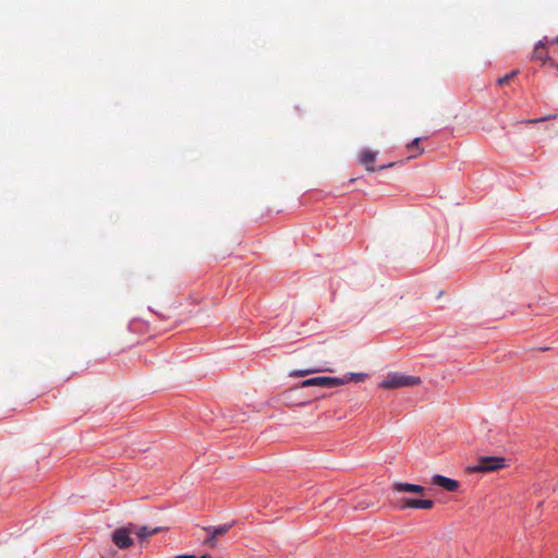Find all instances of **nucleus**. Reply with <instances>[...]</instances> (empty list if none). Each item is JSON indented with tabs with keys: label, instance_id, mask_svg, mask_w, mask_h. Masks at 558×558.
<instances>
[{
	"label": "nucleus",
	"instance_id": "nucleus-1",
	"mask_svg": "<svg viewBox=\"0 0 558 558\" xmlns=\"http://www.w3.org/2000/svg\"><path fill=\"white\" fill-rule=\"evenodd\" d=\"M421 384V378L401 373H389L379 384L380 388L392 390L403 387H412Z\"/></svg>",
	"mask_w": 558,
	"mask_h": 558
},
{
	"label": "nucleus",
	"instance_id": "nucleus-2",
	"mask_svg": "<svg viewBox=\"0 0 558 558\" xmlns=\"http://www.w3.org/2000/svg\"><path fill=\"white\" fill-rule=\"evenodd\" d=\"M505 458L501 457H481L477 463L470 468L471 472L483 473V472H495L505 468Z\"/></svg>",
	"mask_w": 558,
	"mask_h": 558
},
{
	"label": "nucleus",
	"instance_id": "nucleus-3",
	"mask_svg": "<svg viewBox=\"0 0 558 558\" xmlns=\"http://www.w3.org/2000/svg\"><path fill=\"white\" fill-rule=\"evenodd\" d=\"M133 531V524L117 529L112 534V542L120 549L130 548L133 545V539L131 538Z\"/></svg>",
	"mask_w": 558,
	"mask_h": 558
},
{
	"label": "nucleus",
	"instance_id": "nucleus-4",
	"mask_svg": "<svg viewBox=\"0 0 558 558\" xmlns=\"http://www.w3.org/2000/svg\"><path fill=\"white\" fill-rule=\"evenodd\" d=\"M343 385V380H340L339 377H329V376H318L305 379L301 383L302 388L306 387H324V388H332L337 386Z\"/></svg>",
	"mask_w": 558,
	"mask_h": 558
},
{
	"label": "nucleus",
	"instance_id": "nucleus-5",
	"mask_svg": "<svg viewBox=\"0 0 558 558\" xmlns=\"http://www.w3.org/2000/svg\"><path fill=\"white\" fill-rule=\"evenodd\" d=\"M232 524H222L218 526H205L204 531L208 534V537L204 541V544L210 548H215L218 545V538L227 534Z\"/></svg>",
	"mask_w": 558,
	"mask_h": 558
},
{
	"label": "nucleus",
	"instance_id": "nucleus-6",
	"mask_svg": "<svg viewBox=\"0 0 558 558\" xmlns=\"http://www.w3.org/2000/svg\"><path fill=\"white\" fill-rule=\"evenodd\" d=\"M434 505V501L430 499L403 498L400 508L432 509Z\"/></svg>",
	"mask_w": 558,
	"mask_h": 558
},
{
	"label": "nucleus",
	"instance_id": "nucleus-7",
	"mask_svg": "<svg viewBox=\"0 0 558 558\" xmlns=\"http://www.w3.org/2000/svg\"><path fill=\"white\" fill-rule=\"evenodd\" d=\"M432 484L437 485L448 492H456L459 488V483L456 480L436 474L432 477Z\"/></svg>",
	"mask_w": 558,
	"mask_h": 558
},
{
	"label": "nucleus",
	"instance_id": "nucleus-8",
	"mask_svg": "<svg viewBox=\"0 0 558 558\" xmlns=\"http://www.w3.org/2000/svg\"><path fill=\"white\" fill-rule=\"evenodd\" d=\"M392 490L397 493H413L423 495L425 493V488L421 485L396 482L392 485Z\"/></svg>",
	"mask_w": 558,
	"mask_h": 558
},
{
	"label": "nucleus",
	"instance_id": "nucleus-9",
	"mask_svg": "<svg viewBox=\"0 0 558 558\" xmlns=\"http://www.w3.org/2000/svg\"><path fill=\"white\" fill-rule=\"evenodd\" d=\"M377 153L373 150L365 149L360 155V162L365 167L368 172H374L376 169L374 168V162L376 160Z\"/></svg>",
	"mask_w": 558,
	"mask_h": 558
},
{
	"label": "nucleus",
	"instance_id": "nucleus-10",
	"mask_svg": "<svg viewBox=\"0 0 558 558\" xmlns=\"http://www.w3.org/2000/svg\"><path fill=\"white\" fill-rule=\"evenodd\" d=\"M547 38H544L539 40L534 48V51L532 52V59L533 60H539L543 63H545L549 58L546 52H544L545 47L547 46Z\"/></svg>",
	"mask_w": 558,
	"mask_h": 558
},
{
	"label": "nucleus",
	"instance_id": "nucleus-11",
	"mask_svg": "<svg viewBox=\"0 0 558 558\" xmlns=\"http://www.w3.org/2000/svg\"><path fill=\"white\" fill-rule=\"evenodd\" d=\"M133 527H134L133 534H135L140 538V541H145L149 536L161 531V527L149 529L148 526L137 527L136 525H133Z\"/></svg>",
	"mask_w": 558,
	"mask_h": 558
},
{
	"label": "nucleus",
	"instance_id": "nucleus-12",
	"mask_svg": "<svg viewBox=\"0 0 558 558\" xmlns=\"http://www.w3.org/2000/svg\"><path fill=\"white\" fill-rule=\"evenodd\" d=\"M340 380H343V385L349 381L363 383L368 378V374L366 373H349L343 377H339Z\"/></svg>",
	"mask_w": 558,
	"mask_h": 558
},
{
	"label": "nucleus",
	"instance_id": "nucleus-13",
	"mask_svg": "<svg viewBox=\"0 0 558 558\" xmlns=\"http://www.w3.org/2000/svg\"><path fill=\"white\" fill-rule=\"evenodd\" d=\"M322 369H316V368H306V369H298V371H293L290 376H293V377H305L307 375H311V374H314L316 372H320Z\"/></svg>",
	"mask_w": 558,
	"mask_h": 558
},
{
	"label": "nucleus",
	"instance_id": "nucleus-14",
	"mask_svg": "<svg viewBox=\"0 0 558 558\" xmlns=\"http://www.w3.org/2000/svg\"><path fill=\"white\" fill-rule=\"evenodd\" d=\"M518 74V71H512L511 73L509 74H506L505 76L502 77H499L498 81H497V84L499 86H504L506 85L511 78H513L515 75Z\"/></svg>",
	"mask_w": 558,
	"mask_h": 558
},
{
	"label": "nucleus",
	"instance_id": "nucleus-15",
	"mask_svg": "<svg viewBox=\"0 0 558 558\" xmlns=\"http://www.w3.org/2000/svg\"><path fill=\"white\" fill-rule=\"evenodd\" d=\"M421 138L416 137L414 138L409 145H408V148L409 149H412L414 147H416L418 149V155L423 154V148H418V143H420Z\"/></svg>",
	"mask_w": 558,
	"mask_h": 558
},
{
	"label": "nucleus",
	"instance_id": "nucleus-16",
	"mask_svg": "<svg viewBox=\"0 0 558 558\" xmlns=\"http://www.w3.org/2000/svg\"><path fill=\"white\" fill-rule=\"evenodd\" d=\"M372 506L371 502H366V501H359L354 508L355 509H360V510H365V509H368L369 507Z\"/></svg>",
	"mask_w": 558,
	"mask_h": 558
},
{
	"label": "nucleus",
	"instance_id": "nucleus-17",
	"mask_svg": "<svg viewBox=\"0 0 558 558\" xmlns=\"http://www.w3.org/2000/svg\"><path fill=\"white\" fill-rule=\"evenodd\" d=\"M549 117H544V118H541V119H534V120H529L527 122L529 123H537V122H541V121H545L547 120Z\"/></svg>",
	"mask_w": 558,
	"mask_h": 558
},
{
	"label": "nucleus",
	"instance_id": "nucleus-18",
	"mask_svg": "<svg viewBox=\"0 0 558 558\" xmlns=\"http://www.w3.org/2000/svg\"><path fill=\"white\" fill-rule=\"evenodd\" d=\"M173 558H196L194 555H179Z\"/></svg>",
	"mask_w": 558,
	"mask_h": 558
},
{
	"label": "nucleus",
	"instance_id": "nucleus-19",
	"mask_svg": "<svg viewBox=\"0 0 558 558\" xmlns=\"http://www.w3.org/2000/svg\"><path fill=\"white\" fill-rule=\"evenodd\" d=\"M553 44H558V36L555 37L554 39H551L550 41L548 40L547 45H553Z\"/></svg>",
	"mask_w": 558,
	"mask_h": 558
},
{
	"label": "nucleus",
	"instance_id": "nucleus-20",
	"mask_svg": "<svg viewBox=\"0 0 558 558\" xmlns=\"http://www.w3.org/2000/svg\"><path fill=\"white\" fill-rule=\"evenodd\" d=\"M391 166H392V163L388 165V167H391ZM385 168H387V166H380V167L378 168V170H383V169H385Z\"/></svg>",
	"mask_w": 558,
	"mask_h": 558
},
{
	"label": "nucleus",
	"instance_id": "nucleus-21",
	"mask_svg": "<svg viewBox=\"0 0 558 558\" xmlns=\"http://www.w3.org/2000/svg\"><path fill=\"white\" fill-rule=\"evenodd\" d=\"M201 558H214V557L206 554V555L201 556Z\"/></svg>",
	"mask_w": 558,
	"mask_h": 558
}]
</instances>
